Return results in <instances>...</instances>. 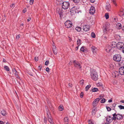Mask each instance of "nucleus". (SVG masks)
<instances>
[{
  "instance_id": "1",
  "label": "nucleus",
  "mask_w": 124,
  "mask_h": 124,
  "mask_svg": "<svg viewBox=\"0 0 124 124\" xmlns=\"http://www.w3.org/2000/svg\"><path fill=\"white\" fill-rule=\"evenodd\" d=\"M91 77L92 79L95 81L98 79V75L97 72L95 70L92 71L91 73Z\"/></svg>"
},
{
  "instance_id": "2",
  "label": "nucleus",
  "mask_w": 124,
  "mask_h": 124,
  "mask_svg": "<svg viewBox=\"0 0 124 124\" xmlns=\"http://www.w3.org/2000/svg\"><path fill=\"white\" fill-rule=\"evenodd\" d=\"M113 119L114 120H116V119L120 120L122 119L123 116L122 115L120 114H116V113L113 114Z\"/></svg>"
},
{
  "instance_id": "3",
  "label": "nucleus",
  "mask_w": 124,
  "mask_h": 124,
  "mask_svg": "<svg viewBox=\"0 0 124 124\" xmlns=\"http://www.w3.org/2000/svg\"><path fill=\"white\" fill-rule=\"evenodd\" d=\"M70 6V3L68 1H64L62 3V8L64 9H68Z\"/></svg>"
},
{
  "instance_id": "4",
  "label": "nucleus",
  "mask_w": 124,
  "mask_h": 124,
  "mask_svg": "<svg viewBox=\"0 0 124 124\" xmlns=\"http://www.w3.org/2000/svg\"><path fill=\"white\" fill-rule=\"evenodd\" d=\"M47 116L48 120L51 124H54L52 119V118L50 115L49 110H47Z\"/></svg>"
},
{
  "instance_id": "5",
  "label": "nucleus",
  "mask_w": 124,
  "mask_h": 124,
  "mask_svg": "<svg viewBox=\"0 0 124 124\" xmlns=\"http://www.w3.org/2000/svg\"><path fill=\"white\" fill-rule=\"evenodd\" d=\"M121 55L118 54H116L114 55L113 57L114 60L117 62L121 61Z\"/></svg>"
},
{
  "instance_id": "6",
  "label": "nucleus",
  "mask_w": 124,
  "mask_h": 124,
  "mask_svg": "<svg viewBox=\"0 0 124 124\" xmlns=\"http://www.w3.org/2000/svg\"><path fill=\"white\" fill-rule=\"evenodd\" d=\"M75 67L78 69H81L82 66L80 64L78 61L76 60L73 61Z\"/></svg>"
},
{
  "instance_id": "7",
  "label": "nucleus",
  "mask_w": 124,
  "mask_h": 124,
  "mask_svg": "<svg viewBox=\"0 0 124 124\" xmlns=\"http://www.w3.org/2000/svg\"><path fill=\"white\" fill-rule=\"evenodd\" d=\"M65 27L67 28L71 27L72 25V22L70 21H67L64 23Z\"/></svg>"
},
{
  "instance_id": "8",
  "label": "nucleus",
  "mask_w": 124,
  "mask_h": 124,
  "mask_svg": "<svg viewBox=\"0 0 124 124\" xmlns=\"http://www.w3.org/2000/svg\"><path fill=\"white\" fill-rule=\"evenodd\" d=\"M124 43L122 42H119L116 44L117 48L119 49L122 50L124 47Z\"/></svg>"
},
{
  "instance_id": "9",
  "label": "nucleus",
  "mask_w": 124,
  "mask_h": 124,
  "mask_svg": "<svg viewBox=\"0 0 124 124\" xmlns=\"http://www.w3.org/2000/svg\"><path fill=\"white\" fill-rule=\"evenodd\" d=\"M100 100V99L98 98L94 100L92 104L93 105L94 107H95L97 105L98 102Z\"/></svg>"
},
{
  "instance_id": "10",
  "label": "nucleus",
  "mask_w": 124,
  "mask_h": 124,
  "mask_svg": "<svg viewBox=\"0 0 124 124\" xmlns=\"http://www.w3.org/2000/svg\"><path fill=\"white\" fill-rule=\"evenodd\" d=\"M12 71L13 72V73L14 74L15 76L16 77V78L17 79H19L20 80V78L19 77L18 75V72H17L16 70L15 69V68H13L12 69Z\"/></svg>"
},
{
  "instance_id": "11",
  "label": "nucleus",
  "mask_w": 124,
  "mask_h": 124,
  "mask_svg": "<svg viewBox=\"0 0 124 124\" xmlns=\"http://www.w3.org/2000/svg\"><path fill=\"white\" fill-rule=\"evenodd\" d=\"M105 8L108 11H110L111 9V6L109 3H106Z\"/></svg>"
},
{
  "instance_id": "12",
  "label": "nucleus",
  "mask_w": 124,
  "mask_h": 124,
  "mask_svg": "<svg viewBox=\"0 0 124 124\" xmlns=\"http://www.w3.org/2000/svg\"><path fill=\"white\" fill-rule=\"evenodd\" d=\"M95 11L94 7L93 6H91L89 10V12L91 14H93L95 13Z\"/></svg>"
},
{
  "instance_id": "13",
  "label": "nucleus",
  "mask_w": 124,
  "mask_h": 124,
  "mask_svg": "<svg viewBox=\"0 0 124 124\" xmlns=\"http://www.w3.org/2000/svg\"><path fill=\"white\" fill-rule=\"evenodd\" d=\"M119 73L117 71H114L112 73V76L113 78H117L119 76Z\"/></svg>"
},
{
  "instance_id": "14",
  "label": "nucleus",
  "mask_w": 124,
  "mask_h": 124,
  "mask_svg": "<svg viewBox=\"0 0 124 124\" xmlns=\"http://www.w3.org/2000/svg\"><path fill=\"white\" fill-rule=\"evenodd\" d=\"M113 120V117L112 118L110 116L107 117L106 119V122H108V124L112 122Z\"/></svg>"
},
{
  "instance_id": "15",
  "label": "nucleus",
  "mask_w": 124,
  "mask_h": 124,
  "mask_svg": "<svg viewBox=\"0 0 124 124\" xmlns=\"http://www.w3.org/2000/svg\"><path fill=\"white\" fill-rule=\"evenodd\" d=\"M119 73L122 75H124V67H121L119 69Z\"/></svg>"
},
{
  "instance_id": "16",
  "label": "nucleus",
  "mask_w": 124,
  "mask_h": 124,
  "mask_svg": "<svg viewBox=\"0 0 124 124\" xmlns=\"http://www.w3.org/2000/svg\"><path fill=\"white\" fill-rule=\"evenodd\" d=\"M90 28V26L88 25H85L83 27V30L85 31H88Z\"/></svg>"
},
{
  "instance_id": "17",
  "label": "nucleus",
  "mask_w": 124,
  "mask_h": 124,
  "mask_svg": "<svg viewBox=\"0 0 124 124\" xmlns=\"http://www.w3.org/2000/svg\"><path fill=\"white\" fill-rule=\"evenodd\" d=\"M113 49L112 47L109 45L107 46L106 47V51L108 52H110Z\"/></svg>"
},
{
  "instance_id": "18",
  "label": "nucleus",
  "mask_w": 124,
  "mask_h": 124,
  "mask_svg": "<svg viewBox=\"0 0 124 124\" xmlns=\"http://www.w3.org/2000/svg\"><path fill=\"white\" fill-rule=\"evenodd\" d=\"M91 50L94 54H96L97 51V48L94 46H92L91 48Z\"/></svg>"
},
{
  "instance_id": "19",
  "label": "nucleus",
  "mask_w": 124,
  "mask_h": 124,
  "mask_svg": "<svg viewBox=\"0 0 124 124\" xmlns=\"http://www.w3.org/2000/svg\"><path fill=\"white\" fill-rule=\"evenodd\" d=\"M108 27L106 26L103 27V31L104 32L106 33L107 31H108L109 29H108Z\"/></svg>"
},
{
  "instance_id": "20",
  "label": "nucleus",
  "mask_w": 124,
  "mask_h": 124,
  "mask_svg": "<svg viewBox=\"0 0 124 124\" xmlns=\"http://www.w3.org/2000/svg\"><path fill=\"white\" fill-rule=\"evenodd\" d=\"M75 8H76V7H74L70 10V12L73 13V14H76Z\"/></svg>"
},
{
  "instance_id": "21",
  "label": "nucleus",
  "mask_w": 124,
  "mask_h": 124,
  "mask_svg": "<svg viewBox=\"0 0 124 124\" xmlns=\"http://www.w3.org/2000/svg\"><path fill=\"white\" fill-rule=\"evenodd\" d=\"M53 51L54 54H56L57 53V50L56 49L55 46H54L53 48Z\"/></svg>"
},
{
  "instance_id": "22",
  "label": "nucleus",
  "mask_w": 124,
  "mask_h": 124,
  "mask_svg": "<svg viewBox=\"0 0 124 124\" xmlns=\"http://www.w3.org/2000/svg\"><path fill=\"white\" fill-rule=\"evenodd\" d=\"M64 124H68L69 123V118L68 117H66L64 119Z\"/></svg>"
},
{
  "instance_id": "23",
  "label": "nucleus",
  "mask_w": 124,
  "mask_h": 124,
  "mask_svg": "<svg viewBox=\"0 0 124 124\" xmlns=\"http://www.w3.org/2000/svg\"><path fill=\"white\" fill-rule=\"evenodd\" d=\"M116 42H113L111 44V45L112 46L111 47L113 48L115 47L116 46Z\"/></svg>"
},
{
  "instance_id": "24",
  "label": "nucleus",
  "mask_w": 124,
  "mask_h": 124,
  "mask_svg": "<svg viewBox=\"0 0 124 124\" xmlns=\"http://www.w3.org/2000/svg\"><path fill=\"white\" fill-rule=\"evenodd\" d=\"M116 27L118 29H120L122 28V25L120 23H117L116 24Z\"/></svg>"
},
{
  "instance_id": "25",
  "label": "nucleus",
  "mask_w": 124,
  "mask_h": 124,
  "mask_svg": "<svg viewBox=\"0 0 124 124\" xmlns=\"http://www.w3.org/2000/svg\"><path fill=\"white\" fill-rule=\"evenodd\" d=\"M119 15L121 16H122L124 15V9H123L122 10L120 11Z\"/></svg>"
},
{
  "instance_id": "26",
  "label": "nucleus",
  "mask_w": 124,
  "mask_h": 124,
  "mask_svg": "<svg viewBox=\"0 0 124 124\" xmlns=\"http://www.w3.org/2000/svg\"><path fill=\"white\" fill-rule=\"evenodd\" d=\"M0 113L1 114L4 116H5L7 115L6 111L4 110H2L1 112Z\"/></svg>"
},
{
  "instance_id": "27",
  "label": "nucleus",
  "mask_w": 124,
  "mask_h": 124,
  "mask_svg": "<svg viewBox=\"0 0 124 124\" xmlns=\"http://www.w3.org/2000/svg\"><path fill=\"white\" fill-rule=\"evenodd\" d=\"M88 124H94V121L92 119L89 120L88 121Z\"/></svg>"
},
{
  "instance_id": "28",
  "label": "nucleus",
  "mask_w": 124,
  "mask_h": 124,
  "mask_svg": "<svg viewBox=\"0 0 124 124\" xmlns=\"http://www.w3.org/2000/svg\"><path fill=\"white\" fill-rule=\"evenodd\" d=\"M75 29L78 32L80 31L81 30V28L79 27H77L75 28Z\"/></svg>"
},
{
  "instance_id": "29",
  "label": "nucleus",
  "mask_w": 124,
  "mask_h": 124,
  "mask_svg": "<svg viewBox=\"0 0 124 124\" xmlns=\"http://www.w3.org/2000/svg\"><path fill=\"white\" fill-rule=\"evenodd\" d=\"M81 40L79 39H78L77 41V44L78 46H79L81 44Z\"/></svg>"
},
{
  "instance_id": "30",
  "label": "nucleus",
  "mask_w": 124,
  "mask_h": 124,
  "mask_svg": "<svg viewBox=\"0 0 124 124\" xmlns=\"http://www.w3.org/2000/svg\"><path fill=\"white\" fill-rule=\"evenodd\" d=\"M59 109L60 111H62L63 110V106L62 105H60L59 107Z\"/></svg>"
},
{
  "instance_id": "31",
  "label": "nucleus",
  "mask_w": 124,
  "mask_h": 124,
  "mask_svg": "<svg viewBox=\"0 0 124 124\" xmlns=\"http://www.w3.org/2000/svg\"><path fill=\"white\" fill-rule=\"evenodd\" d=\"M92 92H95L98 91V89L97 88H94L92 89Z\"/></svg>"
},
{
  "instance_id": "32",
  "label": "nucleus",
  "mask_w": 124,
  "mask_h": 124,
  "mask_svg": "<svg viewBox=\"0 0 124 124\" xmlns=\"http://www.w3.org/2000/svg\"><path fill=\"white\" fill-rule=\"evenodd\" d=\"M4 68L5 70H6L7 71H8L9 70V69L7 66H4Z\"/></svg>"
},
{
  "instance_id": "33",
  "label": "nucleus",
  "mask_w": 124,
  "mask_h": 124,
  "mask_svg": "<svg viewBox=\"0 0 124 124\" xmlns=\"http://www.w3.org/2000/svg\"><path fill=\"white\" fill-rule=\"evenodd\" d=\"M91 86V85H88L86 86L85 87V91H87Z\"/></svg>"
},
{
  "instance_id": "34",
  "label": "nucleus",
  "mask_w": 124,
  "mask_h": 124,
  "mask_svg": "<svg viewBox=\"0 0 124 124\" xmlns=\"http://www.w3.org/2000/svg\"><path fill=\"white\" fill-rule=\"evenodd\" d=\"M97 111V109L96 108L94 109L93 110L92 112V114L93 115H95L96 112Z\"/></svg>"
},
{
  "instance_id": "35",
  "label": "nucleus",
  "mask_w": 124,
  "mask_h": 124,
  "mask_svg": "<svg viewBox=\"0 0 124 124\" xmlns=\"http://www.w3.org/2000/svg\"><path fill=\"white\" fill-rule=\"evenodd\" d=\"M80 83L81 86H83L84 84V80H81L80 82Z\"/></svg>"
},
{
  "instance_id": "36",
  "label": "nucleus",
  "mask_w": 124,
  "mask_h": 124,
  "mask_svg": "<svg viewBox=\"0 0 124 124\" xmlns=\"http://www.w3.org/2000/svg\"><path fill=\"white\" fill-rule=\"evenodd\" d=\"M105 17L106 19H108L109 18L108 14V13H106L105 14Z\"/></svg>"
},
{
  "instance_id": "37",
  "label": "nucleus",
  "mask_w": 124,
  "mask_h": 124,
  "mask_svg": "<svg viewBox=\"0 0 124 124\" xmlns=\"http://www.w3.org/2000/svg\"><path fill=\"white\" fill-rule=\"evenodd\" d=\"M118 107L121 110L122 109H124V106L122 105H119L118 106Z\"/></svg>"
},
{
  "instance_id": "38",
  "label": "nucleus",
  "mask_w": 124,
  "mask_h": 124,
  "mask_svg": "<svg viewBox=\"0 0 124 124\" xmlns=\"http://www.w3.org/2000/svg\"><path fill=\"white\" fill-rule=\"evenodd\" d=\"M79 8H77L76 7V8H75V11L76 14L77 13H78L79 12V11L78 10Z\"/></svg>"
},
{
  "instance_id": "39",
  "label": "nucleus",
  "mask_w": 124,
  "mask_h": 124,
  "mask_svg": "<svg viewBox=\"0 0 124 124\" xmlns=\"http://www.w3.org/2000/svg\"><path fill=\"white\" fill-rule=\"evenodd\" d=\"M91 37L93 38H95V33L93 32H92L91 34Z\"/></svg>"
},
{
  "instance_id": "40",
  "label": "nucleus",
  "mask_w": 124,
  "mask_h": 124,
  "mask_svg": "<svg viewBox=\"0 0 124 124\" xmlns=\"http://www.w3.org/2000/svg\"><path fill=\"white\" fill-rule=\"evenodd\" d=\"M106 101V99L104 98L102 99L101 101V103H104Z\"/></svg>"
},
{
  "instance_id": "41",
  "label": "nucleus",
  "mask_w": 124,
  "mask_h": 124,
  "mask_svg": "<svg viewBox=\"0 0 124 124\" xmlns=\"http://www.w3.org/2000/svg\"><path fill=\"white\" fill-rule=\"evenodd\" d=\"M74 2L75 3H78L80 1V0H73Z\"/></svg>"
},
{
  "instance_id": "42",
  "label": "nucleus",
  "mask_w": 124,
  "mask_h": 124,
  "mask_svg": "<svg viewBox=\"0 0 124 124\" xmlns=\"http://www.w3.org/2000/svg\"><path fill=\"white\" fill-rule=\"evenodd\" d=\"M106 108L108 111H110L111 110V109L110 108L106 106Z\"/></svg>"
},
{
  "instance_id": "43",
  "label": "nucleus",
  "mask_w": 124,
  "mask_h": 124,
  "mask_svg": "<svg viewBox=\"0 0 124 124\" xmlns=\"http://www.w3.org/2000/svg\"><path fill=\"white\" fill-rule=\"evenodd\" d=\"M84 47L82 46L81 47V48H80V50L81 51H82L83 52H84Z\"/></svg>"
},
{
  "instance_id": "44",
  "label": "nucleus",
  "mask_w": 124,
  "mask_h": 124,
  "mask_svg": "<svg viewBox=\"0 0 124 124\" xmlns=\"http://www.w3.org/2000/svg\"><path fill=\"white\" fill-rule=\"evenodd\" d=\"M49 63V61H47L45 62V65H48Z\"/></svg>"
},
{
  "instance_id": "45",
  "label": "nucleus",
  "mask_w": 124,
  "mask_h": 124,
  "mask_svg": "<svg viewBox=\"0 0 124 124\" xmlns=\"http://www.w3.org/2000/svg\"><path fill=\"white\" fill-rule=\"evenodd\" d=\"M112 1L113 3L115 5V6H117V4L115 1V0H112Z\"/></svg>"
},
{
  "instance_id": "46",
  "label": "nucleus",
  "mask_w": 124,
  "mask_h": 124,
  "mask_svg": "<svg viewBox=\"0 0 124 124\" xmlns=\"http://www.w3.org/2000/svg\"><path fill=\"white\" fill-rule=\"evenodd\" d=\"M120 65H121L123 66H124V61H122L120 63Z\"/></svg>"
},
{
  "instance_id": "47",
  "label": "nucleus",
  "mask_w": 124,
  "mask_h": 124,
  "mask_svg": "<svg viewBox=\"0 0 124 124\" xmlns=\"http://www.w3.org/2000/svg\"><path fill=\"white\" fill-rule=\"evenodd\" d=\"M42 67V66L41 65L39 66L38 67V69L39 70H41Z\"/></svg>"
},
{
  "instance_id": "48",
  "label": "nucleus",
  "mask_w": 124,
  "mask_h": 124,
  "mask_svg": "<svg viewBox=\"0 0 124 124\" xmlns=\"http://www.w3.org/2000/svg\"><path fill=\"white\" fill-rule=\"evenodd\" d=\"M20 36V34H18L16 36V39H18Z\"/></svg>"
},
{
  "instance_id": "49",
  "label": "nucleus",
  "mask_w": 124,
  "mask_h": 124,
  "mask_svg": "<svg viewBox=\"0 0 124 124\" xmlns=\"http://www.w3.org/2000/svg\"><path fill=\"white\" fill-rule=\"evenodd\" d=\"M34 1V0H30V4L32 5L33 4Z\"/></svg>"
},
{
  "instance_id": "50",
  "label": "nucleus",
  "mask_w": 124,
  "mask_h": 124,
  "mask_svg": "<svg viewBox=\"0 0 124 124\" xmlns=\"http://www.w3.org/2000/svg\"><path fill=\"white\" fill-rule=\"evenodd\" d=\"M84 94L82 92H81L80 94V97L81 98H82Z\"/></svg>"
},
{
  "instance_id": "51",
  "label": "nucleus",
  "mask_w": 124,
  "mask_h": 124,
  "mask_svg": "<svg viewBox=\"0 0 124 124\" xmlns=\"http://www.w3.org/2000/svg\"><path fill=\"white\" fill-rule=\"evenodd\" d=\"M116 104L115 103H114L112 105V106L113 108V109H114L115 108V107L116 106Z\"/></svg>"
},
{
  "instance_id": "52",
  "label": "nucleus",
  "mask_w": 124,
  "mask_h": 124,
  "mask_svg": "<svg viewBox=\"0 0 124 124\" xmlns=\"http://www.w3.org/2000/svg\"><path fill=\"white\" fill-rule=\"evenodd\" d=\"M49 68L48 67L46 68V71L47 72L49 71Z\"/></svg>"
},
{
  "instance_id": "53",
  "label": "nucleus",
  "mask_w": 124,
  "mask_h": 124,
  "mask_svg": "<svg viewBox=\"0 0 124 124\" xmlns=\"http://www.w3.org/2000/svg\"><path fill=\"white\" fill-rule=\"evenodd\" d=\"M68 86L69 87H71L72 86V84L70 83L69 84Z\"/></svg>"
},
{
  "instance_id": "54",
  "label": "nucleus",
  "mask_w": 124,
  "mask_h": 124,
  "mask_svg": "<svg viewBox=\"0 0 124 124\" xmlns=\"http://www.w3.org/2000/svg\"><path fill=\"white\" fill-rule=\"evenodd\" d=\"M44 122L45 123H46L47 122L46 118H44Z\"/></svg>"
},
{
  "instance_id": "55",
  "label": "nucleus",
  "mask_w": 124,
  "mask_h": 124,
  "mask_svg": "<svg viewBox=\"0 0 124 124\" xmlns=\"http://www.w3.org/2000/svg\"><path fill=\"white\" fill-rule=\"evenodd\" d=\"M14 5L15 4L14 3H13L10 5V7L11 8L14 7Z\"/></svg>"
},
{
  "instance_id": "56",
  "label": "nucleus",
  "mask_w": 124,
  "mask_h": 124,
  "mask_svg": "<svg viewBox=\"0 0 124 124\" xmlns=\"http://www.w3.org/2000/svg\"><path fill=\"white\" fill-rule=\"evenodd\" d=\"M31 17H28V19L27 20V21L28 22H29L31 20Z\"/></svg>"
},
{
  "instance_id": "57",
  "label": "nucleus",
  "mask_w": 124,
  "mask_h": 124,
  "mask_svg": "<svg viewBox=\"0 0 124 124\" xmlns=\"http://www.w3.org/2000/svg\"><path fill=\"white\" fill-rule=\"evenodd\" d=\"M23 13H25L26 11V8H24L23 10Z\"/></svg>"
},
{
  "instance_id": "58",
  "label": "nucleus",
  "mask_w": 124,
  "mask_h": 124,
  "mask_svg": "<svg viewBox=\"0 0 124 124\" xmlns=\"http://www.w3.org/2000/svg\"><path fill=\"white\" fill-rule=\"evenodd\" d=\"M4 123L2 121H0V124H4Z\"/></svg>"
},
{
  "instance_id": "59",
  "label": "nucleus",
  "mask_w": 124,
  "mask_h": 124,
  "mask_svg": "<svg viewBox=\"0 0 124 124\" xmlns=\"http://www.w3.org/2000/svg\"><path fill=\"white\" fill-rule=\"evenodd\" d=\"M122 52L124 53V47H123V48L122 49Z\"/></svg>"
},
{
  "instance_id": "60",
  "label": "nucleus",
  "mask_w": 124,
  "mask_h": 124,
  "mask_svg": "<svg viewBox=\"0 0 124 124\" xmlns=\"http://www.w3.org/2000/svg\"><path fill=\"white\" fill-rule=\"evenodd\" d=\"M91 1V2L92 3H93L94 2L95 0H90Z\"/></svg>"
},
{
  "instance_id": "61",
  "label": "nucleus",
  "mask_w": 124,
  "mask_h": 124,
  "mask_svg": "<svg viewBox=\"0 0 124 124\" xmlns=\"http://www.w3.org/2000/svg\"><path fill=\"white\" fill-rule=\"evenodd\" d=\"M121 102L124 103V100H121L120 101Z\"/></svg>"
},
{
  "instance_id": "62",
  "label": "nucleus",
  "mask_w": 124,
  "mask_h": 124,
  "mask_svg": "<svg viewBox=\"0 0 124 124\" xmlns=\"http://www.w3.org/2000/svg\"><path fill=\"white\" fill-rule=\"evenodd\" d=\"M112 100H111V99H110V100H109L108 101V102H112Z\"/></svg>"
},
{
  "instance_id": "63",
  "label": "nucleus",
  "mask_w": 124,
  "mask_h": 124,
  "mask_svg": "<svg viewBox=\"0 0 124 124\" xmlns=\"http://www.w3.org/2000/svg\"><path fill=\"white\" fill-rule=\"evenodd\" d=\"M79 46H77L76 47V50H77L78 49V47H79Z\"/></svg>"
},
{
  "instance_id": "64",
  "label": "nucleus",
  "mask_w": 124,
  "mask_h": 124,
  "mask_svg": "<svg viewBox=\"0 0 124 124\" xmlns=\"http://www.w3.org/2000/svg\"><path fill=\"white\" fill-rule=\"evenodd\" d=\"M34 59L35 60V61H38V59H36V57Z\"/></svg>"
}]
</instances>
